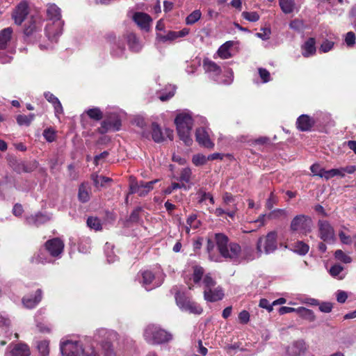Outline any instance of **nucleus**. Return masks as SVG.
I'll return each mask as SVG.
<instances>
[{"label":"nucleus","mask_w":356,"mask_h":356,"mask_svg":"<svg viewBox=\"0 0 356 356\" xmlns=\"http://www.w3.org/2000/svg\"><path fill=\"white\" fill-rule=\"evenodd\" d=\"M334 256L337 259L345 264H349L352 261V259L341 250H337L334 253Z\"/></svg>","instance_id":"nucleus-53"},{"label":"nucleus","mask_w":356,"mask_h":356,"mask_svg":"<svg viewBox=\"0 0 356 356\" xmlns=\"http://www.w3.org/2000/svg\"><path fill=\"white\" fill-rule=\"evenodd\" d=\"M60 350L63 356H99L90 337L79 341L62 339Z\"/></svg>","instance_id":"nucleus-2"},{"label":"nucleus","mask_w":356,"mask_h":356,"mask_svg":"<svg viewBox=\"0 0 356 356\" xmlns=\"http://www.w3.org/2000/svg\"><path fill=\"white\" fill-rule=\"evenodd\" d=\"M277 232L272 231L268 232L266 236L259 238L257 243V257L261 256L262 253L266 254H270L277 249Z\"/></svg>","instance_id":"nucleus-6"},{"label":"nucleus","mask_w":356,"mask_h":356,"mask_svg":"<svg viewBox=\"0 0 356 356\" xmlns=\"http://www.w3.org/2000/svg\"><path fill=\"white\" fill-rule=\"evenodd\" d=\"M297 313L302 316V318L309 320V321H313L315 320V316L313 312L310 309H308L305 307H300L297 308Z\"/></svg>","instance_id":"nucleus-39"},{"label":"nucleus","mask_w":356,"mask_h":356,"mask_svg":"<svg viewBox=\"0 0 356 356\" xmlns=\"http://www.w3.org/2000/svg\"><path fill=\"white\" fill-rule=\"evenodd\" d=\"M356 170L355 165H348L345 168H334L329 170H325L323 174V178L330 179L334 177H343L346 174H352Z\"/></svg>","instance_id":"nucleus-15"},{"label":"nucleus","mask_w":356,"mask_h":356,"mask_svg":"<svg viewBox=\"0 0 356 356\" xmlns=\"http://www.w3.org/2000/svg\"><path fill=\"white\" fill-rule=\"evenodd\" d=\"M279 5L282 11L285 14H290L298 10L294 0H279Z\"/></svg>","instance_id":"nucleus-30"},{"label":"nucleus","mask_w":356,"mask_h":356,"mask_svg":"<svg viewBox=\"0 0 356 356\" xmlns=\"http://www.w3.org/2000/svg\"><path fill=\"white\" fill-rule=\"evenodd\" d=\"M224 297V291L221 286H217L211 289H207L204 291V298L208 302H216L220 300Z\"/></svg>","instance_id":"nucleus-18"},{"label":"nucleus","mask_w":356,"mask_h":356,"mask_svg":"<svg viewBox=\"0 0 356 356\" xmlns=\"http://www.w3.org/2000/svg\"><path fill=\"white\" fill-rule=\"evenodd\" d=\"M86 113L91 119H93L95 120H99L103 117L102 112L98 108L88 109L86 111Z\"/></svg>","instance_id":"nucleus-49"},{"label":"nucleus","mask_w":356,"mask_h":356,"mask_svg":"<svg viewBox=\"0 0 356 356\" xmlns=\"http://www.w3.org/2000/svg\"><path fill=\"white\" fill-rule=\"evenodd\" d=\"M287 211L285 209H275L268 214L269 218H278L280 217H286Z\"/></svg>","instance_id":"nucleus-58"},{"label":"nucleus","mask_w":356,"mask_h":356,"mask_svg":"<svg viewBox=\"0 0 356 356\" xmlns=\"http://www.w3.org/2000/svg\"><path fill=\"white\" fill-rule=\"evenodd\" d=\"M241 16L243 19L251 22H255L259 19V15L257 12L243 11Z\"/></svg>","instance_id":"nucleus-50"},{"label":"nucleus","mask_w":356,"mask_h":356,"mask_svg":"<svg viewBox=\"0 0 356 356\" xmlns=\"http://www.w3.org/2000/svg\"><path fill=\"white\" fill-rule=\"evenodd\" d=\"M202 17V13L200 10H195L188 15L186 18V24L192 25L200 20Z\"/></svg>","instance_id":"nucleus-41"},{"label":"nucleus","mask_w":356,"mask_h":356,"mask_svg":"<svg viewBox=\"0 0 356 356\" xmlns=\"http://www.w3.org/2000/svg\"><path fill=\"white\" fill-rule=\"evenodd\" d=\"M237 211L238 208L236 204H234L233 206L230 208L227 207H225V209L221 207L217 208L213 211V213L218 217H221L224 214H227L229 217L233 218L235 216Z\"/></svg>","instance_id":"nucleus-28"},{"label":"nucleus","mask_w":356,"mask_h":356,"mask_svg":"<svg viewBox=\"0 0 356 356\" xmlns=\"http://www.w3.org/2000/svg\"><path fill=\"white\" fill-rule=\"evenodd\" d=\"M203 67L206 73L209 74V76L213 79L218 83H222L225 84H230L234 78V73L232 70H229L227 72V79L220 81L218 79L219 75L221 73L220 67L213 61L209 59H204L203 61Z\"/></svg>","instance_id":"nucleus-8"},{"label":"nucleus","mask_w":356,"mask_h":356,"mask_svg":"<svg viewBox=\"0 0 356 356\" xmlns=\"http://www.w3.org/2000/svg\"><path fill=\"white\" fill-rule=\"evenodd\" d=\"M316 51V40L314 38H309L301 46L302 55L305 58L313 56Z\"/></svg>","instance_id":"nucleus-22"},{"label":"nucleus","mask_w":356,"mask_h":356,"mask_svg":"<svg viewBox=\"0 0 356 356\" xmlns=\"http://www.w3.org/2000/svg\"><path fill=\"white\" fill-rule=\"evenodd\" d=\"M202 284L204 291L207 289H211V288L216 286V282L210 274H207L203 277Z\"/></svg>","instance_id":"nucleus-48"},{"label":"nucleus","mask_w":356,"mask_h":356,"mask_svg":"<svg viewBox=\"0 0 356 356\" xmlns=\"http://www.w3.org/2000/svg\"><path fill=\"white\" fill-rule=\"evenodd\" d=\"M215 239L220 254L234 264L255 259V254L252 248L245 246L241 248L237 243H228V238L223 234H215Z\"/></svg>","instance_id":"nucleus-1"},{"label":"nucleus","mask_w":356,"mask_h":356,"mask_svg":"<svg viewBox=\"0 0 356 356\" xmlns=\"http://www.w3.org/2000/svg\"><path fill=\"white\" fill-rule=\"evenodd\" d=\"M141 283L147 291H149L155 287H157L161 284V283H156L154 282V275L149 270H145L141 272Z\"/></svg>","instance_id":"nucleus-20"},{"label":"nucleus","mask_w":356,"mask_h":356,"mask_svg":"<svg viewBox=\"0 0 356 356\" xmlns=\"http://www.w3.org/2000/svg\"><path fill=\"white\" fill-rule=\"evenodd\" d=\"M100 346L104 356H116V353L111 341H102Z\"/></svg>","instance_id":"nucleus-38"},{"label":"nucleus","mask_w":356,"mask_h":356,"mask_svg":"<svg viewBox=\"0 0 356 356\" xmlns=\"http://www.w3.org/2000/svg\"><path fill=\"white\" fill-rule=\"evenodd\" d=\"M45 248L49 254L54 257H60L64 249V243L58 238L47 241Z\"/></svg>","instance_id":"nucleus-14"},{"label":"nucleus","mask_w":356,"mask_h":356,"mask_svg":"<svg viewBox=\"0 0 356 356\" xmlns=\"http://www.w3.org/2000/svg\"><path fill=\"white\" fill-rule=\"evenodd\" d=\"M108 41L111 45V54L113 57L121 58L124 56L125 49L123 42L115 35H109Z\"/></svg>","instance_id":"nucleus-16"},{"label":"nucleus","mask_w":356,"mask_h":356,"mask_svg":"<svg viewBox=\"0 0 356 356\" xmlns=\"http://www.w3.org/2000/svg\"><path fill=\"white\" fill-rule=\"evenodd\" d=\"M50 216L45 213H38L26 218V220L29 225L39 226L49 220Z\"/></svg>","instance_id":"nucleus-26"},{"label":"nucleus","mask_w":356,"mask_h":356,"mask_svg":"<svg viewBox=\"0 0 356 356\" xmlns=\"http://www.w3.org/2000/svg\"><path fill=\"white\" fill-rule=\"evenodd\" d=\"M29 13V6L28 2L26 1H22L14 9L12 17L16 24L20 25L25 20Z\"/></svg>","instance_id":"nucleus-13"},{"label":"nucleus","mask_w":356,"mask_h":356,"mask_svg":"<svg viewBox=\"0 0 356 356\" xmlns=\"http://www.w3.org/2000/svg\"><path fill=\"white\" fill-rule=\"evenodd\" d=\"M186 224V231L187 232H189L190 229H195L198 228L200 225V222L197 219V216L193 214L187 218Z\"/></svg>","instance_id":"nucleus-42"},{"label":"nucleus","mask_w":356,"mask_h":356,"mask_svg":"<svg viewBox=\"0 0 356 356\" xmlns=\"http://www.w3.org/2000/svg\"><path fill=\"white\" fill-rule=\"evenodd\" d=\"M87 225L90 229L95 231L102 229L101 221L96 217H89L87 220Z\"/></svg>","instance_id":"nucleus-46"},{"label":"nucleus","mask_w":356,"mask_h":356,"mask_svg":"<svg viewBox=\"0 0 356 356\" xmlns=\"http://www.w3.org/2000/svg\"><path fill=\"white\" fill-rule=\"evenodd\" d=\"M145 340L150 344H161L172 339V335L156 325H147L143 332Z\"/></svg>","instance_id":"nucleus-5"},{"label":"nucleus","mask_w":356,"mask_h":356,"mask_svg":"<svg viewBox=\"0 0 356 356\" xmlns=\"http://www.w3.org/2000/svg\"><path fill=\"white\" fill-rule=\"evenodd\" d=\"M334 45V42L331 40H324L319 47L320 53H327L331 51Z\"/></svg>","instance_id":"nucleus-52"},{"label":"nucleus","mask_w":356,"mask_h":356,"mask_svg":"<svg viewBox=\"0 0 356 356\" xmlns=\"http://www.w3.org/2000/svg\"><path fill=\"white\" fill-rule=\"evenodd\" d=\"M120 127V118L117 115L113 114L101 123V127L98 128V132L103 134L108 131H118Z\"/></svg>","instance_id":"nucleus-11"},{"label":"nucleus","mask_w":356,"mask_h":356,"mask_svg":"<svg viewBox=\"0 0 356 356\" xmlns=\"http://www.w3.org/2000/svg\"><path fill=\"white\" fill-rule=\"evenodd\" d=\"M309 247L302 241H297L293 246V250L301 255L306 254L309 251Z\"/></svg>","instance_id":"nucleus-37"},{"label":"nucleus","mask_w":356,"mask_h":356,"mask_svg":"<svg viewBox=\"0 0 356 356\" xmlns=\"http://www.w3.org/2000/svg\"><path fill=\"white\" fill-rule=\"evenodd\" d=\"M35 118V114L30 113L29 115H18L16 117V120L19 126H29Z\"/></svg>","instance_id":"nucleus-34"},{"label":"nucleus","mask_w":356,"mask_h":356,"mask_svg":"<svg viewBox=\"0 0 356 356\" xmlns=\"http://www.w3.org/2000/svg\"><path fill=\"white\" fill-rule=\"evenodd\" d=\"M204 269L200 266H193V273L192 275V279L195 284L200 283L201 279L203 277Z\"/></svg>","instance_id":"nucleus-45"},{"label":"nucleus","mask_w":356,"mask_h":356,"mask_svg":"<svg viewBox=\"0 0 356 356\" xmlns=\"http://www.w3.org/2000/svg\"><path fill=\"white\" fill-rule=\"evenodd\" d=\"M310 170L314 175L323 178V174L325 172V169L321 168L318 164H313L310 167Z\"/></svg>","instance_id":"nucleus-62"},{"label":"nucleus","mask_w":356,"mask_h":356,"mask_svg":"<svg viewBox=\"0 0 356 356\" xmlns=\"http://www.w3.org/2000/svg\"><path fill=\"white\" fill-rule=\"evenodd\" d=\"M175 300L177 305L183 312L193 314H201L203 312L202 308L197 303L191 300L180 292L175 294Z\"/></svg>","instance_id":"nucleus-9"},{"label":"nucleus","mask_w":356,"mask_h":356,"mask_svg":"<svg viewBox=\"0 0 356 356\" xmlns=\"http://www.w3.org/2000/svg\"><path fill=\"white\" fill-rule=\"evenodd\" d=\"M314 120L307 115H300L296 122L297 127L302 131H309L314 124Z\"/></svg>","instance_id":"nucleus-25"},{"label":"nucleus","mask_w":356,"mask_h":356,"mask_svg":"<svg viewBox=\"0 0 356 356\" xmlns=\"http://www.w3.org/2000/svg\"><path fill=\"white\" fill-rule=\"evenodd\" d=\"M79 199L82 202H86L90 199L88 188L84 184H81L79 189Z\"/></svg>","instance_id":"nucleus-43"},{"label":"nucleus","mask_w":356,"mask_h":356,"mask_svg":"<svg viewBox=\"0 0 356 356\" xmlns=\"http://www.w3.org/2000/svg\"><path fill=\"white\" fill-rule=\"evenodd\" d=\"M166 92H162L159 95V98L161 101L165 102L172 98L175 92V87L174 86H168L166 87Z\"/></svg>","instance_id":"nucleus-44"},{"label":"nucleus","mask_w":356,"mask_h":356,"mask_svg":"<svg viewBox=\"0 0 356 356\" xmlns=\"http://www.w3.org/2000/svg\"><path fill=\"white\" fill-rule=\"evenodd\" d=\"M175 123L179 136L186 145H191L193 140L191 138V131L193 127L191 113L188 111H182L175 118Z\"/></svg>","instance_id":"nucleus-4"},{"label":"nucleus","mask_w":356,"mask_h":356,"mask_svg":"<svg viewBox=\"0 0 356 356\" xmlns=\"http://www.w3.org/2000/svg\"><path fill=\"white\" fill-rule=\"evenodd\" d=\"M215 243H216L215 236L213 237V238H209L207 240V250L209 254L210 259L216 261L217 260L215 259L211 254V252L213 250L214 247H215V245H214Z\"/></svg>","instance_id":"nucleus-61"},{"label":"nucleus","mask_w":356,"mask_h":356,"mask_svg":"<svg viewBox=\"0 0 356 356\" xmlns=\"http://www.w3.org/2000/svg\"><path fill=\"white\" fill-rule=\"evenodd\" d=\"M47 13L50 22L45 28L46 35L51 42H56L63 31V22L60 19V10L56 5L49 4Z\"/></svg>","instance_id":"nucleus-3"},{"label":"nucleus","mask_w":356,"mask_h":356,"mask_svg":"<svg viewBox=\"0 0 356 356\" xmlns=\"http://www.w3.org/2000/svg\"><path fill=\"white\" fill-rule=\"evenodd\" d=\"M156 38L159 41L162 42H172L177 39L176 31H168L166 34H158Z\"/></svg>","instance_id":"nucleus-40"},{"label":"nucleus","mask_w":356,"mask_h":356,"mask_svg":"<svg viewBox=\"0 0 356 356\" xmlns=\"http://www.w3.org/2000/svg\"><path fill=\"white\" fill-rule=\"evenodd\" d=\"M319 237L325 242L334 243L336 240L334 229L327 220H319L318 222Z\"/></svg>","instance_id":"nucleus-10"},{"label":"nucleus","mask_w":356,"mask_h":356,"mask_svg":"<svg viewBox=\"0 0 356 356\" xmlns=\"http://www.w3.org/2000/svg\"><path fill=\"white\" fill-rule=\"evenodd\" d=\"M330 274L334 278L342 280L345 277L343 268L339 264L333 265L330 269Z\"/></svg>","instance_id":"nucleus-35"},{"label":"nucleus","mask_w":356,"mask_h":356,"mask_svg":"<svg viewBox=\"0 0 356 356\" xmlns=\"http://www.w3.org/2000/svg\"><path fill=\"white\" fill-rule=\"evenodd\" d=\"M152 138L156 143H160L163 140V133L158 124H152Z\"/></svg>","instance_id":"nucleus-36"},{"label":"nucleus","mask_w":356,"mask_h":356,"mask_svg":"<svg viewBox=\"0 0 356 356\" xmlns=\"http://www.w3.org/2000/svg\"><path fill=\"white\" fill-rule=\"evenodd\" d=\"M289 27L294 31H300L304 28V23L302 20L296 19L290 22Z\"/></svg>","instance_id":"nucleus-56"},{"label":"nucleus","mask_w":356,"mask_h":356,"mask_svg":"<svg viewBox=\"0 0 356 356\" xmlns=\"http://www.w3.org/2000/svg\"><path fill=\"white\" fill-rule=\"evenodd\" d=\"M127 43L129 49L134 52H138L142 49L141 42L136 35L132 33L127 35Z\"/></svg>","instance_id":"nucleus-31"},{"label":"nucleus","mask_w":356,"mask_h":356,"mask_svg":"<svg viewBox=\"0 0 356 356\" xmlns=\"http://www.w3.org/2000/svg\"><path fill=\"white\" fill-rule=\"evenodd\" d=\"M232 46V42L228 41L221 45L218 50V56L222 59H227L231 57L229 49Z\"/></svg>","instance_id":"nucleus-33"},{"label":"nucleus","mask_w":356,"mask_h":356,"mask_svg":"<svg viewBox=\"0 0 356 356\" xmlns=\"http://www.w3.org/2000/svg\"><path fill=\"white\" fill-rule=\"evenodd\" d=\"M307 347L303 340L294 341L286 348V353L289 356H300L307 351Z\"/></svg>","instance_id":"nucleus-19"},{"label":"nucleus","mask_w":356,"mask_h":356,"mask_svg":"<svg viewBox=\"0 0 356 356\" xmlns=\"http://www.w3.org/2000/svg\"><path fill=\"white\" fill-rule=\"evenodd\" d=\"M133 19L140 29L145 30H147L149 29L152 22V19L149 15L144 13H135Z\"/></svg>","instance_id":"nucleus-24"},{"label":"nucleus","mask_w":356,"mask_h":356,"mask_svg":"<svg viewBox=\"0 0 356 356\" xmlns=\"http://www.w3.org/2000/svg\"><path fill=\"white\" fill-rule=\"evenodd\" d=\"M222 200H223L225 207H227L230 208L233 206L234 204H236L234 196L229 193H225L223 195Z\"/></svg>","instance_id":"nucleus-55"},{"label":"nucleus","mask_w":356,"mask_h":356,"mask_svg":"<svg viewBox=\"0 0 356 356\" xmlns=\"http://www.w3.org/2000/svg\"><path fill=\"white\" fill-rule=\"evenodd\" d=\"M195 136L196 140L204 147L210 148L213 146V143L210 140L209 134L205 128L201 127L197 129Z\"/></svg>","instance_id":"nucleus-21"},{"label":"nucleus","mask_w":356,"mask_h":356,"mask_svg":"<svg viewBox=\"0 0 356 356\" xmlns=\"http://www.w3.org/2000/svg\"><path fill=\"white\" fill-rule=\"evenodd\" d=\"M10 354L12 356H29L30 350L29 346L25 343H18L11 349Z\"/></svg>","instance_id":"nucleus-27"},{"label":"nucleus","mask_w":356,"mask_h":356,"mask_svg":"<svg viewBox=\"0 0 356 356\" xmlns=\"http://www.w3.org/2000/svg\"><path fill=\"white\" fill-rule=\"evenodd\" d=\"M207 158L202 154H196L193 156L192 161L196 166L202 165L206 163Z\"/></svg>","instance_id":"nucleus-57"},{"label":"nucleus","mask_w":356,"mask_h":356,"mask_svg":"<svg viewBox=\"0 0 356 356\" xmlns=\"http://www.w3.org/2000/svg\"><path fill=\"white\" fill-rule=\"evenodd\" d=\"M10 321L6 316H0V334L9 337L12 332L10 330Z\"/></svg>","instance_id":"nucleus-32"},{"label":"nucleus","mask_w":356,"mask_h":356,"mask_svg":"<svg viewBox=\"0 0 356 356\" xmlns=\"http://www.w3.org/2000/svg\"><path fill=\"white\" fill-rule=\"evenodd\" d=\"M49 342L47 340L39 341L38 343V349L42 356H47L49 353Z\"/></svg>","instance_id":"nucleus-47"},{"label":"nucleus","mask_w":356,"mask_h":356,"mask_svg":"<svg viewBox=\"0 0 356 356\" xmlns=\"http://www.w3.org/2000/svg\"><path fill=\"white\" fill-rule=\"evenodd\" d=\"M313 227V221L311 217L304 214L296 216L290 224V230L292 233L300 235H307L311 232Z\"/></svg>","instance_id":"nucleus-7"},{"label":"nucleus","mask_w":356,"mask_h":356,"mask_svg":"<svg viewBox=\"0 0 356 356\" xmlns=\"http://www.w3.org/2000/svg\"><path fill=\"white\" fill-rule=\"evenodd\" d=\"M270 29L262 28L261 29V32L257 33L255 35L263 40H267L270 38Z\"/></svg>","instance_id":"nucleus-59"},{"label":"nucleus","mask_w":356,"mask_h":356,"mask_svg":"<svg viewBox=\"0 0 356 356\" xmlns=\"http://www.w3.org/2000/svg\"><path fill=\"white\" fill-rule=\"evenodd\" d=\"M13 29L10 27L0 31V49H6L12 38Z\"/></svg>","instance_id":"nucleus-29"},{"label":"nucleus","mask_w":356,"mask_h":356,"mask_svg":"<svg viewBox=\"0 0 356 356\" xmlns=\"http://www.w3.org/2000/svg\"><path fill=\"white\" fill-rule=\"evenodd\" d=\"M117 337V333L105 328L97 329L93 336V339L102 345V341H111Z\"/></svg>","instance_id":"nucleus-17"},{"label":"nucleus","mask_w":356,"mask_h":356,"mask_svg":"<svg viewBox=\"0 0 356 356\" xmlns=\"http://www.w3.org/2000/svg\"><path fill=\"white\" fill-rule=\"evenodd\" d=\"M31 262L35 264H45L49 262V261L44 257L42 252L40 251L32 257Z\"/></svg>","instance_id":"nucleus-60"},{"label":"nucleus","mask_w":356,"mask_h":356,"mask_svg":"<svg viewBox=\"0 0 356 356\" xmlns=\"http://www.w3.org/2000/svg\"><path fill=\"white\" fill-rule=\"evenodd\" d=\"M92 180L96 186H104L107 182L111 181V179L108 177H106L104 176H98L97 175H92Z\"/></svg>","instance_id":"nucleus-51"},{"label":"nucleus","mask_w":356,"mask_h":356,"mask_svg":"<svg viewBox=\"0 0 356 356\" xmlns=\"http://www.w3.org/2000/svg\"><path fill=\"white\" fill-rule=\"evenodd\" d=\"M259 74L264 83H267L270 80L269 72L264 68H259Z\"/></svg>","instance_id":"nucleus-63"},{"label":"nucleus","mask_w":356,"mask_h":356,"mask_svg":"<svg viewBox=\"0 0 356 356\" xmlns=\"http://www.w3.org/2000/svg\"><path fill=\"white\" fill-rule=\"evenodd\" d=\"M42 298V291L41 289H38L35 292L34 297H24L22 299V303L26 308L33 309L41 301Z\"/></svg>","instance_id":"nucleus-23"},{"label":"nucleus","mask_w":356,"mask_h":356,"mask_svg":"<svg viewBox=\"0 0 356 356\" xmlns=\"http://www.w3.org/2000/svg\"><path fill=\"white\" fill-rule=\"evenodd\" d=\"M192 172L189 168H183L181 171L179 180L188 183L191 180Z\"/></svg>","instance_id":"nucleus-54"},{"label":"nucleus","mask_w":356,"mask_h":356,"mask_svg":"<svg viewBox=\"0 0 356 356\" xmlns=\"http://www.w3.org/2000/svg\"><path fill=\"white\" fill-rule=\"evenodd\" d=\"M157 181V179L149 182L131 181L129 186L130 193H137L139 196H145L153 189V185Z\"/></svg>","instance_id":"nucleus-12"},{"label":"nucleus","mask_w":356,"mask_h":356,"mask_svg":"<svg viewBox=\"0 0 356 356\" xmlns=\"http://www.w3.org/2000/svg\"><path fill=\"white\" fill-rule=\"evenodd\" d=\"M194 348L196 349V351L202 356L206 355L208 352L207 348L202 345L201 340H198L197 342L195 343Z\"/></svg>","instance_id":"nucleus-64"}]
</instances>
